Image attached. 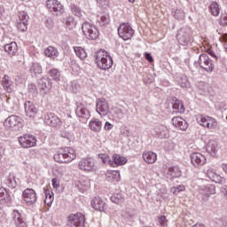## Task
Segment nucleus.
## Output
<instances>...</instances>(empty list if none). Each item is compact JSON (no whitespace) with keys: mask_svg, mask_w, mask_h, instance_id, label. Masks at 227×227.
Here are the masks:
<instances>
[{"mask_svg":"<svg viewBox=\"0 0 227 227\" xmlns=\"http://www.w3.org/2000/svg\"><path fill=\"white\" fill-rule=\"evenodd\" d=\"M95 63L100 70H109L113 67V57L106 50L95 53Z\"/></svg>","mask_w":227,"mask_h":227,"instance_id":"obj_1","label":"nucleus"},{"mask_svg":"<svg viewBox=\"0 0 227 227\" xmlns=\"http://www.w3.org/2000/svg\"><path fill=\"white\" fill-rule=\"evenodd\" d=\"M77 154H75V150L72 147H65L60 148L54 154L53 159L56 162H59L60 164H68V162H72L74 160Z\"/></svg>","mask_w":227,"mask_h":227,"instance_id":"obj_2","label":"nucleus"},{"mask_svg":"<svg viewBox=\"0 0 227 227\" xmlns=\"http://www.w3.org/2000/svg\"><path fill=\"white\" fill-rule=\"evenodd\" d=\"M6 130L17 131L24 127V121L17 115L9 116L4 122Z\"/></svg>","mask_w":227,"mask_h":227,"instance_id":"obj_3","label":"nucleus"},{"mask_svg":"<svg viewBox=\"0 0 227 227\" xmlns=\"http://www.w3.org/2000/svg\"><path fill=\"white\" fill-rule=\"evenodd\" d=\"M176 38L181 45H189L192 40V30L189 27H181L177 32Z\"/></svg>","mask_w":227,"mask_h":227,"instance_id":"obj_4","label":"nucleus"},{"mask_svg":"<svg viewBox=\"0 0 227 227\" xmlns=\"http://www.w3.org/2000/svg\"><path fill=\"white\" fill-rule=\"evenodd\" d=\"M197 122L199 125H201V127L209 129V130H215V129L219 127V123H217L215 118L207 115H199L197 117Z\"/></svg>","mask_w":227,"mask_h":227,"instance_id":"obj_5","label":"nucleus"},{"mask_svg":"<svg viewBox=\"0 0 227 227\" xmlns=\"http://www.w3.org/2000/svg\"><path fill=\"white\" fill-rule=\"evenodd\" d=\"M46 7L52 15H56L57 17H61L65 13V7L58 0H47Z\"/></svg>","mask_w":227,"mask_h":227,"instance_id":"obj_6","label":"nucleus"},{"mask_svg":"<svg viewBox=\"0 0 227 227\" xmlns=\"http://www.w3.org/2000/svg\"><path fill=\"white\" fill-rule=\"evenodd\" d=\"M82 30L84 36L89 40H97L98 38V30L90 22H84L82 26Z\"/></svg>","mask_w":227,"mask_h":227,"instance_id":"obj_7","label":"nucleus"},{"mask_svg":"<svg viewBox=\"0 0 227 227\" xmlns=\"http://www.w3.org/2000/svg\"><path fill=\"white\" fill-rule=\"evenodd\" d=\"M78 168L81 171L86 173H91L97 171V165H95V160L93 158H83L78 162Z\"/></svg>","mask_w":227,"mask_h":227,"instance_id":"obj_8","label":"nucleus"},{"mask_svg":"<svg viewBox=\"0 0 227 227\" xmlns=\"http://www.w3.org/2000/svg\"><path fill=\"white\" fill-rule=\"evenodd\" d=\"M85 219L82 213L71 214L67 217V226L69 227H83Z\"/></svg>","mask_w":227,"mask_h":227,"instance_id":"obj_9","label":"nucleus"},{"mask_svg":"<svg viewBox=\"0 0 227 227\" xmlns=\"http://www.w3.org/2000/svg\"><path fill=\"white\" fill-rule=\"evenodd\" d=\"M197 64L206 72H214V63L212 62V59H210V57L205 53L200 55Z\"/></svg>","mask_w":227,"mask_h":227,"instance_id":"obj_10","label":"nucleus"},{"mask_svg":"<svg viewBox=\"0 0 227 227\" xmlns=\"http://www.w3.org/2000/svg\"><path fill=\"white\" fill-rule=\"evenodd\" d=\"M118 35L122 40H130L134 36V29L129 23H122L118 27Z\"/></svg>","mask_w":227,"mask_h":227,"instance_id":"obj_11","label":"nucleus"},{"mask_svg":"<svg viewBox=\"0 0 227 227\" xmlns=\"http://www.w3.org/2000/svg\"><path fill=\"white\" fill-rule=\"evenodd\" d=\"M96 112L101 116L109 114V102L104 98H98L96 101Z\"/></svg>","mask_w":227,"mask_h":227,"instance_id":"obj_12","label":"nucleus"},{"mask_svg":"<svg viewBox=\"0 0 227 227\" xmlns=\"http://www.w3.org/2000/svg\"><path fill=\"white\" fill-rule=\"evenodd\" d=\"M19 143L22 148H31L36 145V137L32 135H23L19 138Z\"/></svg>","mask_w":227,"mask_h":227,"instance_id":"obj_13","label":"nucleus"},{"mask_svg":"<svg viewBox=\"0 0 227 227\" xmlns=\"http://www.w3.org/2000/svg\"><path fill=\"white\" fill-rule=\"evenodd\" d=\"M44 123H46V125H49L50 127H61L62 122L58 115L52 113H48L44 116Z\"/></svg>","mask_w":227,"mask_h":227,"instance_id":"obj_14","label":"nucleus"},{"mask_svg":"<svg viewBox=\"0 0 227 227\" xmlns=\"http://www.w3.org/2000/svg\"><path fill=\"white\" fill-rule=\"evenodd\" d=\"M190 157L191 162L195 168H200L207 163V158L200 153H193Z\"/></svg>","mask_w":227,"mask_h":227,"instance_id":"obj_15","label":"nucleus"},{"mask_svg":"<svg viewBox=\"0 0 227 227\" xmlns=\"http://www.w3.org/2000/svg\"><path fill=\"white\" fill-rule=\"evenodd\" d=\"M23 199L27 205H35L36 203V192L33 189H26L23 192Z\"/></svg>","mask_w":227,"mask_h":227,"instance_id":"obj_16","label":"nucleus"},{"mask_svg":"<svg viewBox=\"0 0 227 227\" xmlns=\"http://www.w3.org/2000/svg\"><path fill=\"white\" fill-rule=\"evenodd\" d=\"M207 175L210 180L215 182V184H226V179L224 177H221L216 172L215 169L210 168L207 170Z\"/></svg>","mask_w":227,"mask_h":227,"instance_id":"obj_17","label":"nucleus"},{"mask_svg":"<svg viewBox=\"0 0 227 227\" xmlns=\"http://www.w3.org/2000/svg\"><path fill=\"white\" fill-rule=\"evenodd\" d=\"M91 205L94 210H98V212H106L107 210V205L100 197H95L91 201Z\"/></svg>","mask_w":227,"mask_h":227,"instance_id":"obj_18","label":"nucleus"},{"mask_svg":"<svg viewBox=\"0 0 227 227\" xmlns=\"http://www.w3.org/2000/svg\"><path fill=\"white\" fill-rule=\"evenodd\" d=\"M75 114L78 118H84L85 120H88V118H90V110H88V108H86V106L82 103L77 104Z\"/></svg>","mask_w":227,"mask_h":227,"instance_id":"obj_19","label":"nucleus"},{"mask_svg":"<svg viewBox=\"0 0 227 227\" xmlns=\"http://www.w3.org/2000/svg\"><path fill=\"white\" fill-rule=\"evenodd\" d=\"M172 125L176 129H180V130H187L189 128V123L184 118L177 116L172 118Z\"/></svg>","mask_w":227,"mask_h":227,"instance_id":"obj_20","label":"nucleus"},{"mask_svg":"<svg viewBox=\"0 0 227 227\" xmlns=\"http://www.w3.org/2000/svg\"><path fill=\"white\" fill-rule=\"evenodd\" d=\"M24 107L26 116H27L28 118H35V116H36V113H38V110L31 101L25 102Z\"/></svg>","mask_w":227,"mask_h":227,"instance_id":"obj_21","label":"nucleus"},{"mask_svg":"<svg viewBox=\"0 0 227 227\" xmlns=\"http://www.w3.org/2000/svg\"><path fill=\"white\" fill-rule=\"evenodd\" d=\"M127 158L120 154H114L110 161V166L112 168H118V166H123L127 164Z\"/></svg>","mask_w":227,"mask_h":227,"instance_id":"obj_22","label":"nucleus"},{"mask_svg":"<svg viewBox=\"0 0 227 227\" xmlns=\"http://www.w3.org/2000/svg\"><path fill=\"white\" fill-rule=\"evenodd\" d=\"M12 216L17 227H27V224L26 223V222H24L22 215L20 214V212H19V210H13Z\"/></svg>","mask_w":227,"mask_h":227,"instance_id":"obj_23","label":"nucleus"},{"mask_svg":"<svg viewBox=\"0 0 227 227\" xmlns=\"http://www.w3.org/2000/svg\"><path fill=\"white\" fill-rule=\"evenodd\" d=\"M38 87L44 91V93H49L51 88H52V82L49 78H41L38 80Z\"/></svg>","mask_w":227,"mask_h":227,"instance_id":"obj_24","label":"nucleus"},{"mask_svg":"<svg viewBox=\"0 0 227 227\" xmlns=\"http://www.w3.org/2000/svg\"><path fill=\"white\" fill-rule=\"evenodd\" d=\"M9 201H12L10 191L4 187H0V205H4V203H9Z\"/></svg>","mask_w":227,"mask_h":227,"instance_id":"obj_25","label":"nucleus"},{"mask_svg":"<svg viewBox=\"0 0 227 227\" xmlns=\"http://www.w3.org/2000/svg\"><path fill=\"white\" fill-rule=\"evenodd\" d=\"M2 86L4 87V90L7 91V93H12V91L15 90V85H13V82H12V79H10V76L8 75H5L3 78Z\"/></svg>","mask_w":227,"mask_h":227,"instance_id":"obj_26","label":"nucleus"},{"mask_svg":"<svg viewBox=\"0 0 227 227\" xmlns=\"http://www.w3.org/2000/svg\"><path fill=\"white\" fill-rule=\"evenodd\" d=\"M142 157L147 164H153L157 160V153L151 151L145 152Z\"/></svg>","mask_w":227,"mask_h":227,"instance_id":"obj_27","label":"nucleus"},{"mask_svg":"<svg viewBox=\"0 0 227 227\" xmlns=\"http://www.w3.org/2000/svg\"><path fill=\"white\" fill-rule=\"evenodd\" d=\"M206 150L210 155H215L219 150V144L215 140H210L207 145Z\"/></svg>","mask_w":227,"mask_h":227,"instance_id":"obj_28","label":"nucleus"},{"mask_svg":"<svg viewBox=\"0 0 227 227\" xmlns=\"http://www.w3.org/2000/svg\"><path fill=\"white\" fill-rule=\"evenodd\" d=\"M106 180H107V182H118V181H120V171H118V170H108V171H106Z\"/></svg>","mask_w":227,"mask_h":227,"instance_id":"obj_29","label":"nucleus"},{"mask_svg":"<svg viewBox=\"0 0 227 227\" xmlns=\"http://www.w3.org/2000/svg\"><path fill=\"white\" fill-rule=\"evenodd\" d=\"M4 51L8 52L9 56H15L19 51V46L17 43L12 42L11 43L5 44Z\"/></svg>","mask_w":227,"mask_h":227,"instance_id":"obj_30","label":"nucleus"},{"mask_svg":"<svg viewBox=\"0 0 227 227\" xmlns=\"http://www.w3.org/2000/svg\"><path fill=\"white\" fill-rule=\"evenodd\" d=\"M62 22L67 27V29H74L75 27L77 22H75V20L72 16H67L62 20Z\"/></svg>","mask_w":227,"mask_h":227,"instance_id":"obj_31","label":"nucleus"},{"mask_svg":"<svg viewBox=\"0 0 227 227\" xmlns=\"http://www.w3.org/2000/svg\"><path fill=\"white\" fill-rule=\"evenodd\" d=\"M42 72H43L42 65H40V63H37V62H32L30 66V74L34 77H36V75H40Z\"/></svg>","mask_w":227,"mask_h":227,"instance_id":"obj_32","label":"nucleus"},{"mask_svg":"<svg viewBox=\"0 0 227 227\" xmlns=\"http://www.w3.org/2000/svg\"><path fill=\"white\" fill-rule=\"evenodd\" d=\"M200 194L205 196H211V194H215V186L212 184H207L200 188Z\"/></svg>","mask_w":227,"mask_h":227,"instance_id":"obj_33","label":"nucleus"},{"mask_svg":"<svg viewBox=\"0 0 227 227\" xmlns=\"http://www.w3.org/2000/svg\"><path fill=\"white\" fill-rule=\"evenodd\" d=\"M44 54L48 58H51V59H55V58H58V56H59V51H58V49H56L55 47L49 46L44 51Z\"/></svg>","mask_w":227,"mask_h":227,"instance_id":"obj_34","label":"nucleus"},{"mask_svg":"<svg viewBox=\"0 0 227 227\" xmlns=\"http://www.w3.org/2000/svg\"><path fill=\"white\" fill-rule=\"evenodd\" d=\"M155 132H156V136H158V137L164 138L168 136V128L164 125H160V126L156 127Z\"/></svg>","mask_w":227,"mask_h":227,"instance_id":"obj_35","label":"nucleus"},{"mask_svg":"<svg viewBox=\"0 0 227 227\" xmlns=\"http://www.w3.org/2000/svg\"><path fill=\"white\" fill-rule=\"evenodd\" d=\"M74 51L79 59L84 60L86 58H88V53L84 48L81 46H74Z\"/></svg>","mask_w":227,"mask_h":227,"instance_id":"obj_36","label":"nucleus"},{"mask_svg":"<svg viewBox=\"0 0 227 227\" xmlns=\"http://www.w3.org/2000/svg\"><path fill=\"white\" fill-rule=\"evenodd\" d=\"M89 127L93 132H100L102 130V122L98 119H94L90 121Z\"/></svg>","mask_w":227,"mask_h":227,"instance_id":"obj_37","label":"nucleus"},{"mask_svg":"<svg viewBox=\"0 0 227 227\" xmlns=\"http://www.w3.org/2000/svg\"><path fill=\"white\" fill-rule=\"evenodd\" d=\"M4 184L7 185V187L15 189L17 187V180H15V176H13V174L7 176L5 177Z\"/></svg>","mask_w":227,"mask_h":227,"instance_id":"obj_38","label":"nucleus"},{"mask_svg":"<svg viewBox=\"0 0 227 227\" xmlns=\"http://www.w3.org/2000/svg\"><path fill=\"white\" fill-rule=\"evenodd\" d=\"M173 109L175 113H185V106H184V101L180 99H176L173 104Z\"/></svg>","mask_w":227,"mask_h":227,"instance_id":"obj_39","label":"nucleus"},{"mask_svg":"<svg viewBox=\"0 0 227 227\" xmlns=\"http://www.w3.org/2000/svg\"><path fill=\"white\" fill-rule=\"evenodd\" d=\"M74 185L81 192H83V191H86V189L90 187V181H88V178H84L82 181H75Z\"/></svg>","mask_w":227,"mask_h":227,"instance_id":"obj_40","label":"nucleus"},{"mask_svg":"<svg viewBox=\"0 0 227 227\" xmlns=\"http://www.w3.org/2000/svg\"><path fill=\"white\" fill-rule=\"evenodd\" d=\"M48 74L53 81H55V82H59V81H61V73L56 68L50 70Z\"/></svg>","mask_w":227,"mask_h":227,"instance_id":"obj_41","label":"nucleus"},{"mask_svg":"<svg viewBox=\"0 0 227 227\" xmlns=\"http://www.w3.org/2000/svg\"><path fill=\"white\" fill-rule=\"evenodd\" d=\"M54 201V193L49 190L45 191V200H44V203L45 205H47L48 207H51V205H52Z\"/></svg>","mask_w":227,"mask_h":227,"instance_id":"obj_42","label":"nucleus"},{"mask_svg":"<svg viewBox=\"0 0 227 227\" xmlns=\"http://www.w3.org/2000/svg\"><path fill=\"white\" fill-rule=\"evenodd\" d=\"M114 116L117 120H123L125 118V111L120 107L114 108Z\"/></svg>","mask_w":227,"mask_h":227,"instance_id":"obj_43","label":"nucleus"},{"mask_svg":"<svg viewBox=\"0 0 227 227\" xmlns=\"http://www.w3.org/2000/svg\"><path fill=\"white\" fill-rule=\"evenodd\" d=\"M172 178H178V176H182V171L178 167H173L168 169Z\"/></svg>","mask_w":227,"mask_h":227,"instance_id":"obj_44","label":"nucleus"},{"mask_svg":"<svg viewBox=\"0 0 227 227\" xmlns=\"http://www.w3.org/2000/svg\"><path fill=\"white\" fill-rule=\"evenodd\" d=\"M177 82L180 84L181 88H188L189 86V79L184 74H182Z\"/></svg>","mask_w":227,"mask_h":227,"instance_id":"obj_45","label":"nucleus"},{"mask_svg":"<svg viewBox=\"0 0 227 227\" xmlns=\"http://www.w3.org/2000/svg\"><path fill=\"white\" fill-rule=\"evenodd\" d=\"M210 12L215 17H217V15H219L221 11L219 10V4L216 2H213L210 4Z\"/></svg>","mask_w":227,"mask_h":227,"instance_id":"obj_46","label":"nucleus"},{"mask_svg":"<svg viewBox=\"0 0 227 227\" xmlns=\"http://www.w3.org/2000/svg\"><path fill=\"white\" fill-rule=\"evenodd\" d=\"M18 20L20 22H29V15H27V12L24 11H20L18 14Z\"/></svg>","mask_w":227,"mask_h":227,"instance_id":"obj_47","label":"nucleus"},{"mask_svg":"<svg viewBox=\"0 0 227 227\" xmlns=\"http://www.w3.org/2000/svg\"><path fill=\"white\" fill-rule=\"evenodd\" d=\"M111 201H113V203H115L117 205H120V203H123V201H125V197L121 194H116L111 197Z\"/></svg>","mask_w":227,"mask_h":227,"instance_id":"obj_48","label":"nucleus"},{"mask_svg":"<svg viewBox=\"0 0 227 227\" xmlns=\"http://www.w3.org/2000/svg\"><path fill=\"white\" fill-rule=\"evenodd\" d=\"M174 17L177 20H184L185 19V12L182 9H176L174 12Z\"/></svg>","mask_w":227,"mask_h":227,"instance_id":"obj_49","label":"nucleus"},{"mask_svg":"<svg viewBox=\"0 0 227 227\" xmlns=\"http://www.w3.org/2000/svg\"><path fill=\"white\" fill-rule=\"evenodd\" d=\"M27 24L28 21H17V29L21 32L27 31Z\"/></svg>","mask_w":227,"mask_h":227,"instance_id":"obj_50","label":"nucleus"},{"mask_svg":"<svg viewBox=\"0 0 227 227\" xmlns=\"http://www.w3.org/2000/svg\"><path fill=\"white\" fill-rule=\"evenodd\" d=\"M100 26H106V24H109V14H103L99 20H98Z\"/></svg>","mask_w":227,"mask_h":227,"instance_id":"obj_51","label":"nucleus"},{"mask_svg":"<svg viewBox=\"0 0 227 227\" xmlns=\"http://www.w3.org/2000/svg\"><path fill=\"white\" fill-rule=\"evenodd\" d=\"M71 11L76 17H82V11L77 5H71Z\"/></svg>","mask_w":227,"mask_h":227,"instance_id":"obj_52","label":"nucleus"},{"mask_svg":"<svg viewBox=\"0 0 227 227\" xmlns=\"http://www.w3.org/2000/svg\"><path fill=\"white\" fill-rule=\"evenodd\" d=\"M99 159L104 162V164H110L111 165V159L109 158V155L106 153H101L98 155Z\"/></svg>","mask_w":227,"mask_h":227,"instance_id":"obj_53","label":"nucleus"},{"mask_svg":"<svg viewBox=\"0 0 227 227\" xmlns=\"http://www.w3.org/2000/svg\"><path fill=\"white\" fill-rule=\"evenodd\" d=\"M182 191H185V186L184 185H178V186L171 188V192L174 194H178L179 192H182Z\"/></svg>","mask_w":227,"mask_h":227,"instance_id":"obj_54","label":"nucleus"},{"mask_svg":"<svg viewBox=\"0 0 227 227\" xmlns=\"http://www.w3.org/2000/svg\"><path fill=\"white\" fill-rule=\"evenodd\" d=\"M60 137H63L64 139H67V141H70L71 139H73L74 137L68 131H61Z\"/></svg>","mask_w":227,"mask_h":227,"instance_id":"obj_55","label":"nucleus"},{"mask_svg":"<svg viewBox=\"0 0 227 227\" xmlns=\"http://www.w3.org/2000/svg\"><path fill=\"white\" fill-rule=\"evenodd\" d=\"M57 176L59 178H62V176H65L67 175V168L65 167H60L57 169Z\"/></svg>","mask_w":227,"mask_h":227,"instance_id":"obj_56","label":"nucleus"},{"mask_svg":"<svg viewBox=\"0 0 227 227\" xmlns=\"http://www.w3.org/2000/svg\"><path fill=\"white\" fill-rule=\"evenodd\" d=\"M197 88H199V90H200L201 91H207L208 84H207L205 82H199L197 84Z\"/></svg>","mask_w":227,"mask_h":227,"instance_id":"obj_57","label":"nucleus"},{"mask_svg":"<svg viewBox=\"0 0 227 227\" xmlns=\"http://www.w3.org/2000/svg\"><path fill=\"white\" fill-rule=\"evenodd\" d=\"M160 224H161L162 227H167L168 226V220L164 215H161L158 217Z\"/></svg>","mask_w":227,"mask_h":227,"instance_id":"obj_58","label":"nucleus"},{"mask_svg":"<svg viewBox=\"0 0 227 227\" xmlns=\"http://www.w3.org/2000/svg\"><path fill=\"white\" fill-rule=\"evenodd\" d=\"M28 91L30 93H38V90L36 89V85L34 83L28 84Z\"/></svg>","mask_w":227,"mask_h":227,"instance_id":"obj_59","label":"nucleus"},{"mask_svg":"<svg viewBox=\"0 0 227 227\" xmlns=\"http://www.w3.org/2000/svg\"><path fill=\"white\" fill-rule=\"evenodd\" d=\"M220 23L222 26H227V14L224 13L221 16Z\"/></svg>","mask_w":227,"mask_h":227,"instance_id":"obj_60","label":"nucleus"},{"mask_svg":"<svg viewBox=\"0 0 227 227\" xmlns=\"http://www.w3.org/2000/svg\"><path fill=\"white\" fill-rule=\"evenodd\" d=\"M100 6L106 7L109 5V0H96Z\"/></svg>","mask_w":227,"mask_h":227,"instance_id":"obj_61","label":"nucleus"},{"mask_svg":"<svg viewBox=\"0 0 227 227\" xmlns=\"http://www.w3.org/2000/svg\"><path fill=\"white\" fill-rule=\"evenodd\" d=\"M51 184H52V186L54 187V189H58V187H59V182L56 178H53L51 180Z\"/></svg>","mask_w":227,"mask_h":227,"instance_id":"obj_62","label":"nucleus"},{"mask_svg":"<svg viewBox=\"0 0 227 227\" xmlns=\"http://www.w3.org/2000/svg\"><path fill=\"white\" fill-rule=\"evenodd\" d=\"M104 129L105 130H111L113 129V124H111L109 121H106L105 123Z\"/></svg>","mask_w":227,"mask_h":227,"instance_id":"obj_63","label":"nucleus"},{"mask_svg":"<svg viewBox=\"0 0 227 227\" xmlns=\"http://www.w3.org/2000/svg\"><path fill=\"white\" fill-rule=\"evenodd\" d=\"M145 59H147V61H149V63L153 62V57H152V54H150V53H145Z\"/></svg>","mask_w":227,"mask_h":227,"instance_id":"obj_64","label":"nucleus"}]
</instances>
